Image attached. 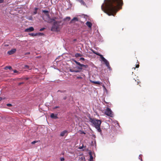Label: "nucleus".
<instances>
[{
	"mask_svg": "<svg viewBox=\"0 0 161 161\" xmlns=\"http://www.w3.org/2000/svg\"><path fill=\"white\" fill-rule=\"evenodd\" d=\"M71 60L72 61H73L74 62H75L76 60H75V59H74V58H72L71 59Z\"/></svg>",
	"mask_w": 161,
	"mask_h": 161,
	"instance_id": "obj_44",
	"label": "nucleus"
},
{
	"mask_svg": "<svg viewBox=\"0 0 161 161\" xmlns=\"http://www.w3.org/2000/svg\"><path fill=\"white\" fill-rule=\"evenodd\" d=\"M29 67L27 65H25V69H29Z\"/></svg>",
	"mask_w": 161,
	"mask_h": 161,
	"instance_id": "obj_35",
	"label": "nucleus"
},
{
	"mask_svg": "<svg viewBox=\"0 0 161 161\" xmlns=\"http://www.w3.org/2000/svg\"><path fill=\"white\" fill-rule=\"evenodd\" d=\"M30 54V52H27V53H26L25 54V55H27V54Z\"/></svg>",
	"mask_w": 161,
	"mask_h": 161,
	"instance_id": "obj_48",
	"label": "nucleus"
},
{
	"mask_svg": "<svg viewBox=\"0 0 161 161\" xmlns=\"http://www.w3.org/2000/svg\"><path fill=\"white\" fill-rule=\"evenodd\" d=\"M77 41V39H75L73 40V41L74 42H75Z\"/></svg>",
	"mask_w": 161,
	"mask_h": 161,
	"instance_id": "obj_49",
	"label": "nucleus"
},
{
	"mask_svg": "<svg viewBox=\"0 0 161 161\" xmlns=\"http://www.w3.org/2000/svg\"><path fill=\"white\" fill-rule=\"evenodd\" d=\"M2 100V98L0 97V101Z\"/></svg>",
	"mask_w": 161,
	"mask_h": 161,
	"instance_id": "obj_52",
	"label": "nucleus"
},
{
	"mask_svg": "<svg viewBox=\"0 0 161 161\" xmlns=\"http://www.w3.org/2000/svg\"><path fill=\"white\" fill-rule=\"evenodd\" d=\"M105 114L111 117H113V114L112 113V112L111 111L110 108H107L106 109L105 112Z\"/></svg>",
	"mask_w": 161,
	"mask_h": 161,
	"instance_id": "obj_5",
	"label": "nucleus"
},
{
	"mask_svg": "<svg viewBox=\"0 0 161 161\" xmlns=\"http://www.w3.org/2000/svg\"><path fill=\"white\" fill-rule=\"evenodd\" d=\"M51 118L55 119H58L57 114L51 113Z\"/></svg>",
	"mask_w": 161,
	"mask_h": 161,
	"instance_id": "obj_11",
	"label": "nucleus"
},
{
	"mask_svg": "<svg viewBox=\"0 0 161 161\" xmlns=\"http://www.w3.org/2000/svg\"><path fill=\"white\" fill-rule=\"evenodd\" d=\"M79 132H80V134H83L85 135L86 134V132H85L84 131L81 130H79Z\"/></svg>",
	"mask_w": 161,
	"mask_h": 161,
	"instance_id": "obj_24",
	"label": "nucleus"
},
{
	"mask_svg": "<svg viewBox=\"0 0 161 161\" xmlns=\"http://www.w3.org/2000/svg\"><path fill=\"white\" fill-rule=\"evenodd\" d=\"M77 1L79 2L81 4L84 5H86V4L84 2V1L83 0H76Z\"/></svg>",
	"mask_w": 161,
	"mask_h": 161,
	"instance_id": "obj_17",
	"label": "nucleus"
},
{
	"mask_svg": "<svg viewBox=\"0 0 161 161\" xmlns=\"http://www.w3.org/2000/svg\"><path fill=\"white\" fill-rule=\"evenodd\" d=\"M29 35L31 36H36V33H29Z\"/></svg>",
	"mask_w": 161,
	"mask_h": 161,
	"instance_id": "obj_20",
	"label": "nucleus"
},
{
	"mask_svg": "<svg viewBox=\"0 0 161 161\" xmlns=\"http://www.w3.org/2000/svg\"><path fill=\"white\" fill-rule=\"evenodd\" d=\"M106 67H107V68L109 70H112V69L111 67L110 66V64H109L108 65H107L106 66Z\"/></svg>",
	"mask_w": 161,
	"mask_h": 161,
	"instance_id": "obj_26",
	"label": "nucleus"
},
{
	"mask_svg": "<svg viewBox=\"0 0 161 161\" xmlns=\"http://www.w3.org/2000/svg\"><path fill=\"white\" fill-rule=\"evenodd\" d=\"M83 70H88L89 67L86 64V65H84L83 64Z\"/></svg>",
	"mask_w": 161,
	"mask_h": 161,
	"instance_id": "obj_14",
	"label": "nucleus"
},
{
	"mask_svg": "<svg viewBox=\"0 0 161 161\" xmlns=\"http://www.w3.org/2000/svg\"><path fill=\"white\" fill-rule=\"evenodd\" d=\"M123 5L122 0H104L101 8L108 16H114L119 9H121Z\"/></svg>",
	"mask_w": 161,
	"mask_h": 161,
	"instance_id": "obj_1",
	"label": "nucleus"
},
{
	"mask_svg": "<svg viewBox=\"0 0 161 161\" xmlns=\"http://www.w3.org/2000/svg\"><path fill=\"white\" fill-rule=\"evenodd\" d=\"M45 29V28H42L40 29L39 31H42L44 30Z\"/></svg>",
	"mask_w": 161,
	"mask_h": 161,
	"instance_id": "obj_33",
	"label": "nucleus"
},
{
	"mask_svg": "<svg viewBox=\"0 0 161 161\" xmlns=\"http://www.w3.org/2000/svg\"><path fill=\"white\" fill-rule=\"evenodd\" d=\"M80 60H82L83 61H84L85 60V58L83 57L80 58Z\"/></svg>",
	"mask_w": 161,
	"mask_h": 161,
	"instance_id": "obj_32",
	"label": "nucleus"
},
{
	"mask_svg": "<svg viewBox=\"0 0 161 161\" xmlns=\"http://www.w3.org/2000/svg\"><path fill=\"white\" fill-rule=\"evenodd\" d=\"M139 65L138 64H136V67L137 68H138L139 67Z\"/></svg>",
	"mask_w": 161,
	"mask_h": 161,
	"instance_id": "obj_47",
	"label": "nucleus"
},
{
	"mask_svg": "<svg viewBox=\"0 0 161 161\" xmlns=\"http://www.w3.org/2000/svg\"><path fill=\"white\" fill-rule=\"evenodd\" d=\"M83 147V144L82 146L80 147H79V149H82Z\"/></svg>",
	"mask_w": 161,
	"mask_h": 161,
	"instance_id": "obj_39",
	"label": "nucleus"
},
{
	"mask_svg": "<svg viewBox=\"0 0 161 161\" xmlns=\"http://www.w3.org/2000/svg\"><path fill=\"white\" fill-rule=\"evenodd\" d=\"M93 136L94 137V138H95L96 137V136L95 135H93Z\"/></svg>",
	"mask_w": 161,
	"mask_h": 161,
	"instance_id": "obj_53",
	"label": "nucleus"
},
{
	"mask_svg": "<svg viewBox=\"0 0 161 161\" xmlns=\"http://www.w3.org/2000/svg\"><path fill=\"white\" fill-rule=\"evenodd\" d=\"M100 126H99L95 128L97 129V131L98 132H100V134H101V135L102 136H103V134L102 133V130L100 128Z\"/></svg>",
	"mask_w": 161,
	"mask_h": 161,
	"instance_id": "obj_13",
	"label": "nucleus"
},
{
	"mask_svg": "<svg viewBox=\"0 0 161 161\" xmlns=\"http://www.w3.org/2000/svg\"><path fill=\"white\" fill-rule=\"evenodd\" d=\"M67 98V97H64V98H63V99L64 100H65Z\"/></svg>",
	"mask_w": 161,
	"mask_h": 161,
	"instance_id": "obj_50",
	"label": "nucleus"
},
{
	"mask_svg": "<svg viewBox=\"0 0 161 161\" xmlns=\"http://www.w3.org/2000/svg\"><path fill=\"white\" fill-rule=\"evenodd\" d=\"M53 21V24L51 27V31H58L60 30L61 25V21L60 20H55L51 18V23Z\"/></svg>",
	"mask_w": 161,
	"mask_h": 161,
	"instance_id": "obj_2",
	"label": "nucleus"
},
{
	"mask_svg": "<svg viewBox=\"0 0 161 161\" xmlns=\"http://www.w3.org/2000/svg\"><path fill=\"white\" fill-rule=\"evenodd\" d=\"M116 123H117V124L118 125H119V123L117 121H116Z\"/></svg>",
	"mask_w": 161,
	"mask_h": 161,
	"instance_id": "obj_55",
	"label": "nucleus"
},
{
	"mask_svg": "<svg viewBox=\"0 0 161 161\" xmlns=\"http://www.w3.org/2000/svg\"><path fill=\"white\" fill-rule=\"evenodd\" d=\"M78 19L77 17H75L72 19L70 22L71 23H75V22L78 21Z\"/></svg>",
	"mask_w": 161,
	"mask_h": 161,
	"instance_id": "obj_12",
	"label": "nucleus"
},
{
	"mask_svg": "<svg viewBox=\"0 0 161 161\" xmlns=\"http://www.w3.org/2000/svg\"><path fill=\"white\" fill-rule=\"evenodd\" d=\"M40 142V140L35 141H34L32 142H31V144H34L35 143H36V142Z\"/></svg>",
	"mask_w": 161,
	"mask_h": 161,
	"instance_id": "obj_27",
	"label": "nucleus"
},
{
	"mask_svg": "<svg viewBox=\"0 0 161 161\" xmlns=\"http://www.w3.org/2000/svg\"><path fill=\"white\" fill-rule=\"evenodd\" d=\"M93 157L92 156H90V159L91 160H93Z\"/></svg>",
	"mask_w": 161,
	"mask_h": 161,
	"instance_id": "obj_28",
	"label": "nucleus"
},
{
	"mask_svg": "<svg viewBox=\"0 0 161 161\" xmlns=\"http://www.w3.org/2000/svg\"><path fill=\"white\" fill-rule=\"evenodd\" d=\"M64 157H62L60 158V160L61 161H64Z\"/></svg>",
	"mask_w": 161,
	"mask_h": 161,
	"instance_id": "obj_34",
	"label": "nucleus"
},
{
	"mask_svg": "<svg viewBox=\"0 0 161 161\" xmlns=\"http://www.w3.org/2000/svg\"><path fill=\"white\" fill-rule=\"evenodd\" d=\"M51 3H52V1L51 0Z\"/></svg>",
	"mask_w": 161,
	"mask_h": 161,
	"instance_id": "obj_57",
	"label": "nucleus"
},
{
	"mask_svg": "<svg viewBox=\"0 0 161 161\" xmlns=\"http://www.w3.org/2000/svg\"><path fill=\"white\" fill-rule=\"evenodd\" d=\"M76 78L77 79H82V77H81V76H79L77 77Z\"/></svg>",
	"mask_w": 161,
	"mask_h": 161,
	"instance_id": "obj_37",
	"label": "nucleus"
},
{
	"mask_svg": "<svg viewBox=\"0 0 161 161\" xmlns=\"http://www.w3.org/2000/svg\"><path fill=\"white\" fill-rule=\"evenodd\" d=\"M14 72L15 73H17L18 72V71L17 70H14Z\"/></svg>",
	"mask_w": 161,
	"mask_h": 161,
	"instance_id": "obj_46",
	"label": "nucleus"
},
{
	"mask_svg": "<svg viewBox=\"0 0 161 161\" xmlns=\"http://www.w3.org/2000/svg\"><path fill=\"white\" fill-rule=\"evenodd\" d=\"M59 107V106H56V107H54V109H55V108H58Z\"/></svg>",
	"mask_w": 161,
	"mask_h": 161,
	"instance_id": "obj_51",
	"label": "nucleus"
},
{
	"mask_svg": "<svg viewBox=\"0 0 161 161\" xmlns=\"http://www.w3.org/2000/svg\"><path fill=\"white\" fill-rule=\"evenodd\" d=\"M70 19V18L69 17H67L64 19L65 21H69Z\"/></svg>",
	"mask_w": 161,
	"mask_h": 161,
	"instance_id": "obj_22",
	"label": "nucleus"
},
{
	"mask_svg": "<svg viewBox=\"0 0 161 161\" xmlns=\"http://www.w3.org/2000/svg\"><path fill=\"white\" fill-rule=\"evenodd\" d=\"M68 135V131L65 130L61 132L60 136H67Z\"/></svg>",
	"mask_w": 161,
	"mask_h": 161,
	"instance_id": "obj_7",
	"label": "nucleus"
},
{
	"mask_svg": "<svg viewBox=\"0 0 161 161\" xmlns=\"http://www.w3.org/2000/svg\"><path fill=\"white\" fill-rule=\"evenodd\" d=\"M82 55L80 53H76L75 54V56L76 58H78V57H81L82 56Z\"/></svg>",
	"mask_w": 161,
	"mask_h": 161,
	"instance_id": "obj_18",
	"label": "nucleus"
},
{
	"mask_svg": "<svg viewBox=\"0 0 161 161\" xmlns=\"http://www.w3.org/2000/svg\"><path fill=\"white\" fill-rule=\"evenodd\" d=\"M89 161H93V160H89Z\"/></svg>",
	"mask_w": 161,
	"mask_h": 161,
	"instance_id": "obj_56",
	"label": "nucleus"
},
{
	"mask_svg": "<svg viewBox=\"0 0 161 161\" xmlns=\"http://www.w3.org/2000/svg\"><path fill=\"white\" fill-rule=\"evenodd\" d=\"M89 119L90 122L91 123L92 126L95 128L101 125L102 122L101 120L91 118H90Z\"/></svg>",
	"mask_w": 161,
	"mask_h": 161,
	"instance_id": "obj_3",
	"label": "nucleus"
},
{
	"mask_svg": "<svg viewBox=\"0 0 161 161\" xmlns=\"http://www.w3.org/2000/svg\"><path fill=\"white\" fill-rule=\"evenodd\" d=\"M4 69H9L10 70H11L12 69V68L11 66H7L5 67Z\"/></svg>",
	"mask_w": 161,
	"mask_h": 161,
	"instance_id": "obj_21",
	"label": "nucleus"
},
{
	"mask_svg": "<svg viewBox=\"0 0 161 161\" xmlns=\"http://www.w3.org/2000/svg\"><path fill=\"white\" fill-rule=\"evenodd\" d=\"M7 105L8 107H11L12 106V105L10 103H8L7 104Z\"/></svg>",
	"mask_w": 161,
	"mask_h": 161,
	"instance_id": "obj_36",
	"label": "nucleus"
},
{
	"mask_svg": "<svg viewBox=\"0 0 161 161\" xmlns=\"http://www.w3.org/2000/svg\"><path fill=\"white\" fill-rule=\"evenodd\" d=\"M16 49H13L11 50L8 51L7 54L9 55H11L14 53L16 51Z\"/></svg>",
	"mask_w": 161,
	"mask_h": 161,
	"instance_id": "obj_8",
	"label": "nucleus"
},
{
	"mask_svg": "<svg viewBox=\"0 0 161 161\" xmlns=\"http://www.w3.org/2000/svg\"><path fill=\"white\" fill-rule=\"evenodd\" d=\"M69 71L70 72H74V70H73L71 68L69 69Z\"/></svg>",
	"mask_w": 161,
	"mask_h": 161,
	"instance_id": "obj_29",
	"label": "nucleus"
},
{
	"mask_svg": "<svg viewBox=\"0 0 161 161\" xmlns=\"http://www.w3.org/2000/svg\"><path fill=\"white\" fill-rule=\"evenodd\" d=\"M88 154H89V155H90V156H92V151H90L89 152H88Z\"/></svg>",
	"mask_w": 161,
	"mask_h": 161,
	"instance_id": "obj_30",
	"label": "nucleus"
},
{
	"mask_svg": "<svg viewBox=\"0 0 161 161\" xmlns=\"http://www.w3.org/2000/svg\"><path fill=\"white\" fill-rule=\"evenodd\" d=\"M91 50L92 51V52L94 54H96V55H97L98 56H100H100H101L102 55V54H100L99 53L96 52V51L93 50L92 49H91Z\"/></svg>",
	"mask_w": 161,
	"mask_h": 161,
	"instance_id": "obj_16",
	"label": "nucleus"
},
{
	"mask_svg": "<svg viewBox=\"0 0 161 161\" xmlns=\"http://www.w3.org/2000/svg\"><path fill=\"white\" fill-rule=\"evenodd\" d=\"M75 62L76 64H77V65H78V64L79 63V62L77 61L76 60Z\"/></svg>",
	"mask_w": 161,
	"mask_h": 161,
	"instance_id": "obj_45",
	"label": "nucleus"
},
{
	"mask_svg": "<svg viewBox=\"0 0 161 161\" xmlns=\"http://www.w3.org/2000/svg\"><path fill=\"white\" fill-rule=\"evenodd\" d=\"M36 36H44V34L42 33H36Z\"/></svg>",
	"mask_w": 161,
	"mask_h": 161,
	"instance_id": "obj_23",
	"label": "nucleus"
},
{
	"mask_svg": "<svg viewBox=\"0 0 161 161\" xmlns=\"http://www.w3.org/2000/svg\"><path fill=\"white\" fill-rule=\"evenodd\" d=\"M35 9V10L34 12L33 13L34 14H37L38 8H36Z\"/></svg>",
	"mask_w": 161,
	"mask_h": 161,
	"instance_id": "obj_25",
	"label": "nucleus"
},
{
	"mask_svg": "<svg viewBox=\"0 0 161 161\" xmlns=\"http://www.w3.org/2000/svg\"><path fill=\"white\" fill-rule=\"evenodd\" d=\"M42 12L44 13V15L43 16V18L45 19L46 18V20H45L47 21V20H49L50 19L49 15V14L48 11L47 10H43Z\"/></svg>",
	"mask_w": 161,
	"mask_h": 161,
	"instance_id": "obj_4",
	"label": "nucleus"
},
{
	"mask_svg": "<svg viewBox=\"0 0 161 161\" xmlns=\"http://www.w3.org/2000/svg\"><path fill=\"white\" fill-rule=\"evenodd\" d=\"M138 84V82H137V84Z\"/></svg>",
	"mask_w": 161,
	"mask_h": 161,
	"instance_id": "obj_58",
	"label": "nucleus"
},
{
	"mask_svg": "<svg viewBox=\"0 0 161 161\" xmlns=\"http://www.w3.org/2000/svg\"><path fill=\"white\" fill-rule=\"evenodd\" d=\"M83 64H80V63H79L78 65L79 66H78L77 67V69H78L82 70L83 69Z\"/></svg>",
	"mask_w": 161,
	"mask_h": 161,
	"instance_id": "obj_10",
	"label": "nucleus"
},
{
	"mask_svg": "<svg viewBox=\"0 0 161 161\" xmlns=\"http://www.w3.org/2000/svg\"><path fill=\"white\" fill-rule=\"evenodd\" d=\"M24 82H20L19 83V84H18V85H20L23 84H24Z\"/></svg>",
	"mask_w": 161,
	"mask_h": 161,
	"instance_id": "obj_42",
	"label": "nucleus"
},
{
	"mask_svg": "<svg viewBox=\"0 0 161 161\" xmlns=\"http://www.w3.org/2000/svg\"><path fill=\"white\" fill-rule=\"evenodd\" d=\"M71 60L72 61H73L74 62H75L76 60H75V59H74V58H72L71 59Z\"/></svg>",
	"mask_w": 161,
	"mask_h": 161,
	"instance_id": "obj_43",
	"label": "nucleus"
},
{
	"mask_svg": "<svg viewBox=\"0 0 161 161\" xmlns=\"http://www.w3.org/2000/svg\"><path fill=\"white\" fill-rule=\"evenodd\" d=\"M80 71L79 70H74V72H75V73H78V72H79Z\"/></svg>",
	"mask_w": 161,
	"mask_h": 161,
	"instance_id": "obj_38",
	"label": "nucleus"
},
{
	"mask_svg": "<svg viewBox=\"0 0 161 161\" xmlns=\"http://www.w3.org/2000/svg\"><path fill=\"white\" fill-rule=\"evenodd\" d=\"M85 159V157H81L80 158V159L82 160H83V159Z\"/></svg>",
	"mask_w": 161,
	"mask_h": 161,
	"instance_id": "obj_40",
	"label": "nucleus"
},
{
	"mask_svg": "<svg viewBox=\"0 0 161 161\" xmlns=\"http://www.w3.org/2000/svg\"><path fill=\"white\" fill-rule=\"evenodd\" d=\"M101 59V61H103L104 62V64L106 66L108 65L109 64V62L102 55L100 57Z\"/></svg>",
	"mask_w": 161,
	"mask_h": 161,
	"instance_id": "obj_6",
	"label": "nucleus"
},
{
	"mask_svg": "<svg viewBox=\"0 0 161 161\" xmlns=\"http://www.w3.org/2000/svg\"><path fill=\"white\" fill-rule=\"evenodd\" d=\"M34 30V29L32 27H31L29 28H27L25 30V31L27 32H29L33 31Z\"/></svg>",
	"mask_w": 161,
	"mask_h": 161,
	"instance_id": "obj_9",
	"label": "nucleus"
},
{
	"mask_svg": "<svg viewBox=\"0 0 161 161\" xmlns=\"http://www.w3.org/2000/svg\"><path fill=\"white\" fill-rule=\"evenodd\" d=\"M25 79L26 80H28L29 79V78H25Z\"/></svg>",
	"mask_w": 161,
	"mask_h": 161,
	"instance_id": "obj_54",
	"label": "nucleus"
},
{
	"mask_svg": "<svg viewBox=\"0 0 161 161\" xmlns=\"http://www.w3.org/2000/svg\"><path fill=\"white\" fill-rule=\"evenodd\" d=\"M91 82L92 83L97 84L100 85L101 84V82L99 81H91Z\"/></svg>",
	"mask_w": 161,
	"mask_h": 161,
	"instance_id": "obj_19",
	"label": "nucleus"
},
{
	"mask_svg": "<svg viewBox=\"0 0 161 161\" xmlns=\"http://www.w3.org/2000/svg\"><path fill=\"white\" fill-rule=\"evenodd\" d=\"M142 154H140L139 155V159H140L141 161H142V158H140V157L141 156H142Z\"/></svg>",
	"mask_w": 161,
	"mask_h": 161,
	"instance_id": "obj_31",
	"label": "nucleus"
},
{
	"mask_svg": "<svg viewBox=\"0 0 161 161\" xmlns=\"http://www.w3.org/2000/svg\"><path fill=\"white\" fill-rule=\"evenodd\" d=\"M86 24L89 28H91L92 24L91 22L89 21H87L86 23Z\"/></svg>",
	"mask_w": 161,
	"mask_h": 161,
	"instance_id": "obj_15",
	"label": "nucleus"
},
{
	"mask_svg": "<svg viewBox=\"0 0 161 161\" xmlns=\"http://www.w3.org/2000/svg\"><path fill=\"white\" fill-rule=\"evenodd\" d=\"M3 2H4V0H0V3H3Z\"/></svg>",
	"mask_w": 161,
	"mask_h": 161,
	"instance_id": "obj_41",
	"label": "nucleus"
}]
</instances>
